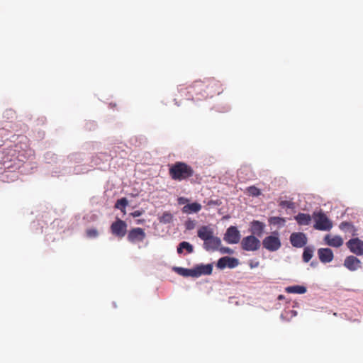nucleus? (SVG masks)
I'll use <instances>...</instances> for the list:
<instances>
[{
  "instance_id": "f8f14e48",
  "label": "nucleus",
  "mask_w": 363,
  "mask_h": 363,
  "mask_svg": "<svg viewBox=\"0 0 363 363\" xmlns=\"http://www.w3.org/2000/svg\"><path fill=\"white\" fill-rule=\"evenodd\" d=\"M344 266L350 271H356L361 267V262L357 257L350 255L345 258Z\"/></svg>"
},
{
  "instance_id": "c85d7f7f",
  "label": "nucleus",
  "mask_w": 363,
  "mask_h": 363,
  "mask_svg": "<svg viewBox=\"0 0 363 363\" xmlns=\"http://www.w3.org/2000/svg\"><path fill=\"white\" fill-rule=\"evenodd\" d=\"M246 191L248 194L252 196H258L261 194L260 189L257 188L255 186H250L247 187Z\"/></svg>"
},
{
  "instance_id": "b1692460",
  "label": "nucleus",
  "mask_w": 363,
  "mask_h": 363,
  "mask_svg": "<svg viewBox=\"0 0 363 363\" xmlns=\"http://www.w3.org/2000/svg\"><path fill=\"white\" fill-rule=\"evenodd\" d=\"M313 255V249L310 247H306L303 252V260L305 262H308Z\"/></svg>"
},
{
  "instance_id": "4c0bfd02",
  "label": "nucleus",
  "mask_w": 363,
  "mask_h": 363,
  "mask_svg": "<svg viewBox=\"0 0 363 363\" xmlns=\"http://www.w3.org/2000/svg\"><path fill=\"white\" fill-rule=\"evenodd\" d=\"M143 222H144V220H138L137 221V223H138V224H140V223H143Z\"/></svg>"
},
{
  "instance_id": "473e14b6",
  "label": "nucleus",
  "mask_w": 363,
  "mask_h": 363,
  "mask_svg": "<svg viewBox=\"0 0 363 363\" xmlns=\"http://www.w3.org/2000/svg\"><path fill=\"white\" fill-rule=\"evenodd\" d=\"M189 200L186 197L181 196L177 199V203L179 205H184L185 206L187 203H189Z\"/></svg>"
},
{
  "instance_id": "f3484780",
  "label": "nucleus",
  "mask_w": 363,
  "mask_h": 363,
  "mask_svg": "<svg viewBox=\"0 0 363 363\" xmlns=\"http://www.w3.org/2000/svg\"><path fill=\"white\" fill-rule=\"evenodd\" d=\"M264 224L258 220H253L251 223V233L253 235L260 237L264 231Z\"/></svg>"
},
{
  "instance_id": "4be33fe9",
  "label": "nucleus",
  "mask_w": 363,
  "mask_h": 363,
  "mask_svg": "<svg viewBox=\"0 0 363 363\" xmlns=\"http://www.w3.org/2000/svg\"><path fill=\"white\" fill-rule=\"evenodd\" d=\"M285 291L289 294H303L306 292V288L303 286L295 285L286 287Z\"/></svg>"
},
{
  "instance_id": "7c9ffc66",
  "label": "nucleus",
  "mask_w": 363,
  "mask_h": 363,
  "mask_svg": "<svg viewBox=\"0 0 363 363\" xmlns=\"http://www.w3.org/2000/svg\"><path fill=\"white\" fill-rule=\"evenodd\" d=\"M196 220H191V219H188L185 223H184V225H185V228L186 230H193L194 229V228L196 227Z\"/></svg>"
},
{
  "instance_id": "c9c22d12",
  "label": "nucleus",
  "mask_w": 363,
  "mask_h": 363,
  "mask_svg": "<svg viewBox=\"0 0 363 363\" xmlns=\"http://www.w3.org/2000/svg\"><path fill=\"white\" fill-rule=\"evenodd\" d=\"M218 250L222 252V253H230L231 252V250L230 248L228 247H219V249Z\"/></svg>"
},
{
  "instance_id": "1a4fd4ad",
  "label": "nucleus",
  "mask_w": 363,
  "mask_h": 363,
  "mask_svg": "<svg viewBox=\"0 0 363 363\" xmlns=\"http://www.w3.org/2000/svg\"><path fill=\"white\" fill-rule=\"evenodd\" d=\"M289 239L292 246L297 248L304 247L308 241L306 234L301 232L291 233Z\"/></svg>"
},
{
  "instance_id": "f03ea898",
  "label": "nucleus",
  "mask_w": 363,
  "mask_h": 363,
  "mask_svg": "<svg viewBox=\"0 0 363 363\" xmlns=\"http://www.w3.org/2000/svg\"><path fill=\"white\" fill-rule=\"evenodd\" d=\"M194 174L193 168L184 162H176L169 168V175L172 180L184 181L191 177Z\"/></svg>"
},
{
  "instance_id": "4468645a",
  "label": "nucleus",
  "mask_w": 363,
  "mask_h": 363,
  "mask_svg": "<svg viewBox=\"0 0 363 363\" xmlns=\"http://www.w3.org/2000/svg\"><path fill=\"white\" fill-rule=\"evenodd\" d=\"M197 235L204 242L213 236L214 232L209 225H202L198 229Z\"/></svg>"
},
{
  "instance_id": "9d476101",
  "label": "nucleus",
  "mask_w": 363,
  "mask_h": 363,
  "mask_svg": "<svg viewBox=\"0 0 363 363\" xmlns=\"http://www.w3.org/2000/svg\"><path fill=\"white\" fill-rule=\"evenodd\" d=\"M240 234L235 226L229 227L224 235V240L229 244H236L240 241Z\"/></svg>"
},
{
  "instance_id": "9b49d317",
  "label": "nucleus",
  "mask_w": 363,
  "mask_h": 363,
  "mask_svg": "<svg viewBox=\"0 0 363 363\" xmlns=\"http://www.w3.org/2000/svg\"><path fill=\"white\" fill-rule=\"evenodd\" d=\"M220 245V239L213 235L203 242V248L207 251H216L218 250Z\"/></svg>"
},
{
  "instance_id": "f704fd0d",
  "label": "nucleus",
  "mask_w": 363,
  "mask_h": 363,
  "mask_svg": "<svg viewBox=\"0 0 363 363\" xmlns=\"http://www.w3.org/2000/svg\"><path fill=\"white\" fill-rule=\"evenodd\" d=\"M142 214H143L142 211L137 210V211L132 212L130 213V216H133V218H136V217L140 216Z\"/></svg>"
},
{
  "instance_id": "bb28decb",
  "label": "nucleus",
  "mask_w": 363,
  "mask_h": 363,
  "mask_svg": "<svg viewBox=\"0 0 363 363\" xmlns=\"http://www.w3.org/2000/svg\"><path fill=\"white\" fill-rule=\"evenodd\" d=\"M128 201L127 199L122 198V199H118L116 201V203L115 204V208L121 209V211H125V208L128 206Z\"/></svg>"
},
{
  "instance_id": "39448f33",
  "label": "nucleus",
  "mask_w": 363,
  "mask_h": 363,
  "mask_svg": "<svg viewBox=\"0 0 363 363\" xmlns=\"http://www.w3.org/2000/svg\"><path fill=\"white\" fill-rule=\"evenodd\" d=\"M262 245L266 250L270 252H274L278 250L281 245V240L278 236V234H273L269 236H267L262 240Z\"/></svg>"
},
{
  "instance_id": "c756f323",
  "label": "nucleus",
  "mask_w": 363,
  "mask_h": 363,
  "mask_svg": "<svg viewBox=\"0 0 363 363\" xmlns=\"http://www.w3.org/2000/svg\"><path fill=\"white\" fill-rule=\"evenodd\" d=\"M86 236L89 238H95L99 236V232L96 228H88L86 230Z\"/></svg>"
},
{
  "instance_id": "cd10ccee",
  "label": "nucleus",
  "mask_w": 363,
  "mask_h": 363,
  "mask_svg": "<svg viewBox=\"0 0 363 363\" xmlns=\"http://www.w3.org/2000/svg\"><path fill=\"white\" fill-rule=\"evenodd\" d=\"M285 222H286L285 218H281V217H277V216L271 217L269 219V223L270 224L274 225H284Z\"/></svg>"
},
{
  "instance_id": "a211bd4d",
  "label": "nucleus",
  "mask_w": 363,
  "mask_h": 363,
  "mask_svg": "<svg viewBox=\"0 0 363 363\" xmlns=\"http://www.w3.org/2000/svg\"><path fill=\"white\" fill-rule=\"evenodd\" d=\"M196 271L197 277H200L202 274L209 275L212 273L213 266L211 264L198 265L196 267Z\"/></svg>"
},
{
  "instance_id": "e433bc0d",
  "label": "nucleus",
  "mask_w": 363,
  "mask_h": 363,
  "mask_svg": "<svg viewBox=\"0 0 363 363\" xmlns=\"http://www.w3.org/2000/svg\"><path fill=\"white\" fill-rule=\"evenodd\" d=\"M284 296L283 295H279V296H278V299H279V300H281V299H284Z\"/></svg>"
},
{
  "instance_id": "0eeeda50",
  "label": "nucleus",
  "mask_w": 363,
  "mask_h": 363,
  "mask_svg": "<svg viewBox=\"0 0 363 363\" xmlns=\"http://www.w3.org/2000/svg\"><path fill=\"white\" fill-rule=\"evenodd\" d=\"M241 246L244 250L255 251L260 247V241L254 235H249L242 238Z\"/></svg>"
},
{
  "instance_id": "2f4dec72",
  "label": "nucleus",
  "mask_w": 363,
  "mask_h": 363,
  "mask_svg": "<svg viewBox=\"0 0 363 363\" xmlns=\"http://www.w3.org/2000/svg\"><path fill=\"white\" fill-rule=\"evenodd\" d=\"M279 206L283 208H293L294 203L289 201H281L279 203Z\"/></svg>"
},
{
  "instance_id": "72a5a7b5",
  "label": "nucleus",
  "mask_w": 363,
  "mask_h": 363,
  "mask_svg": "<svg viewBox=\"0 0 363 363\" xmlns=\"http://www.w3.org/2000/svg\"><path fill=\"white\" fill-rule=\"evenodd\" d=\"M233 261H232V262H231V261H229V262H228V267L229 268H233V267H236V266H237V264H238V260H237V259H235V258H233Z\"/></svg>"
},
{
  "instance_id": "ddd939ff",
  "label": "nucleus",
  "mask_w": 363,
  "mask_h": 363,
  "mask_svg": "<svg viewBox=\"0 0 363 363\" xmlns=\"http://www.w3.org/2000/svg\"><path fill=\"white\" fill-rule=\"evenodd\" d=\"M319 259L323 263L330 262L334 257L333 252L330 248H320L318 250Z\"/></svg>"
},
{
  "instance_id": "20e7f679",
  "label": "nucleus",
  "mask_w": 363,
  "mask_h": 363,
  "mask_svg": "<svg viewBox=\"0 0 363 363\" xmlns=\"http://www.w3.org/2000/svg\"><path fill=\"white\" fill-rule=\"evenodd\" d=\"M127 223L124 220L116 218V220L111 225L110 230L113 235L122 238L127 233Z\"/></svg>"
},
{
  "instance_id": "5701e85b",
  "label": "nucleus",
  "mask_w": 363,
  "mask_h": 363,
  "mask_svg": "<svg viewBox=\"0 0 363 363\" xmlns=\"http://www.w3.org/2000/svg\"><path fill=\"white\" fill-rule=\"evenodd\" d=\"M339 228L341 230L344 231L345 233H350L352 235H354L355 234L356 230H355L354 225L350 222H347V221L342 222L340 224Z\"/></svg>"
},
{
  "instance_id": "7ed1b4c3",
  "label": "nucleus",
  "mask_w": 363,
  "mask_h": 363,
  "mask_svg": "<svg viewBox=\"0 0 363 363\" xmlns=\"http://www.w3.org/2000/svg\"><path fill=\"white\" fill-rule=\"evenodd\" d=\"M313 218L315 220L314 228L318 230H330L333 227V223L322 211L314 212Z\"/></svg>"
},
{
  "instance_id": "2eb2a0df",
  "label": "nucleus",
  "mask_w": 363,
  "mask_h": 363,
  "mask_svg": "<svg viewBox=\"0 0 363 363\" xmlns=\"http://www.w3.org/2000/svg\"><path fill=\"white\" fill-rule=\"evenodd\" d=\"M324 240L327 245L335 247H339L343 244V240L339 235L332 237L330 235H326L324 238Z\"/></svg>"
},
{
  "instance_id": "f257e3e1",
  "label": "nucleus",
  "mask_w": 363,
  "mask_h": 363,
  "mask_svg": "<svg viewBox=\"0 0 363 363\" xmlns=\"http://www.w3.org/2000/svg\"><path fill=\"white\" fill-rule=\"evenodd\" d=\"M188 92L193 97L194 94L198 99L201 98L213 97L215 94L221 92V86L219 82L214 79H208L205 81H196L188 87Z\"/></svg>"
},
{
  "instance_id": "6ab92c4d",
  "label": "nucleus",
  "mask_w": 363,
  "mask_h": 363,
  "mask_svg": "<svg viewBox=\"0 0 363 363\" xmlns=\"http://www.w3.org/2000/svg\"><path fill=\"white\" fill-rule=\"evenodd\" d=\"M175 271L183 277H198L196 267L194 269H185L182 267H176Z\"/></svg>"
},
{
  "instance_id": "6e6552de",
  "label": "nucleus",
  "mask_w": 363,
  "mask_h": 363,
  "mask_svg": "<svg viewBox=\"0 0 363 363\" xmlns=\"http://www.w3.org/2000/svg\"><path fill=\"white\" fill-rule=\"evenodd\" d=\"M347 247L351 252L357 255H363V241L359 238L350 239L346 243Z\"/></svg>"
},
{
  "instance_id": "aec40b11",
  "label": "nucleus",
  "mask_w": 363,
  "mask_h": 363,
  "mask_svg": "<svg viewBox=\"0 0 363 363\" xmlns=\"http://www.w3.org/2000/svg\"><path fill=\"white\" fill-rule=\"evenodd\" d=\"M295 220L301 225H308L311 220V216L309 214L299 213L295 216Z\"/></svg>"
},
{
  "instance_id": "a878e982",
  "label": "nucleus",
  "mask_w": 363,
  "mask_h": 363,
  "mask_svg": "<svg viewBox=\"0 0 363 363\" xmlns=\"http://www.w3.org/2000/svg\"><path fill=\"white\" fill-rule=\"evenodd\" d=\"M229 261H233V257H223L220 258L217 262V267L219 269H224L225 267H228V262Z\"/></svg>"
},
{
  "instance_id": "412c9836",
  "label": "nucleus",
  "mask_w": 363,
  "mask_h": 363,
  "mask_svg": "<svg viewBox=\"0 0 363 363\" xmlns=\"http://www.w3.org/2000/svg\"><path fill=\"white\" fill-rule=\"evenodd\" d=\"M183 250H185L187 253H192L194 252V247L192 245H191L189 242L183 241L180 242L177 247V253L182 254L183 252Z\"/></svg>"
},
{
  "instance_id": "dca6fc26",
  "label": "nucleus",
  "mask_w": 363,
  "mask_h": 363,
  "mask_svg": "<svg viewBox=\"0 0 363 363\" xmlns=\"http://www.w3.org/2000/svg\"><path fill=\"white\" fill-rule=\"evenodd\" d=\"M202 208L201 205L199 203L194 202L191 203H187L182 208V211L183 213L191 214V213H196L199 212Z\"/></svg>"
},
{
  "instance_id": "423d86ee",
  "label": "nucleus",
  "mask_w": 363,
  "mask_h": 363,
  "mask_svg": "<svg viewBox=\"0 0 363 363\" xmlns=\"http://www.w3.org/2000/svg\"><path fill=\"white\" fill-rule=\"evenodd\" d=\"M146 238V233L144 229L141 228H134L130 229L127 235V240L132 244L143 242Z\"/></svg>"
},
{
  "instance_id": "393cba45",
  "label": "nucleus",
  "mask_w": 363,
  "mask_h": 363,
  "mask_svg": "<svg viewBox=\"0 0 363 363\" xmlns=\"http://www.w3.org/2000/svg\"><path fill=\"white\" fill-rule=\"evenodd\" d=\"M159 220L162 223H170L173 220V216L170 212L165 211L159 218Z\"/></svg>"
}]
</instances>
